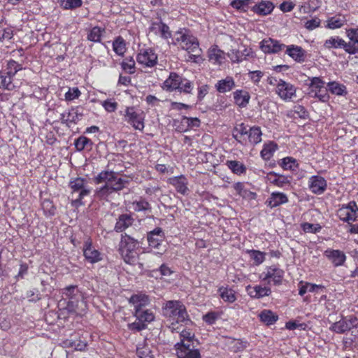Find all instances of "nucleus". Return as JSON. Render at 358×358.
Listing matches in <instances>:
<instances>
[{"label":"nucleus","mask_w":358,"mask_h":358,"mask_svg":"<svg viewBox=\"0 0 358 358\" xmlns=\"http://www.w3.org/2000/svg\"><path fill=\"white\" fill-rule=\"evenodd\" d=\"M129 303L134 306V315L137 320L147 324L155 320L153 313L143 308L149 303V298L145 294H133L129 299Z\"/></svg>","instance_id":"1"},{"label":"nucleus","mask_w":358,"mask_h":358,"mask_svg":"<svg viewBox=\"0 0 358 358\" xmlns=\"http://www.w3.org/2000/svg\"><path fill=\"white\" fill-rule=\"evenodd\" d=\"M71 189L72 205L78 206L83 204L82 200L90 194L91 189L85 179L76 178L69 182Z\"/></svg>","instance_id":"2"},{"label":"nucleus","mask_w":358,"mask_h":358,"mask_svg":"<svg viewBox=\"0 0 358 358\" xmlns=\"http://www.w3.org/2000/svg\"><path fill=\"white\" fill-rule=\"evenodd\" d=\"M309 95L312 97L318 98L320 101L326 102L329 100V96L327 94L328 90L324 87V82L319 77L309 78Z\"/></svg>","instance_id":"3"},{"label":"nucleus","mask_w":358,"mask_h":358,"mask_svg":"<svg viewBox=\"0 0 358 358\" xmlns=\"http://www.w3.org/2000/svg\"><path fill=\"white\" fill-rule=\"evenodd\" d=\"M357 327H358V317L355 315H349L342 317L341 320L333 323L330 330L337 334H343Z\"/></svg>","instance_id":"4"},{"label":"nucleus","mask_w":358,"mask_h":358,"mask_svg":"<svg viewBox=\"0 0 358 358\" xmlns=\"http://www.w3.org/2000/svg\"><path fill=\"white\" fill-rule=\"evenodd\" d=\"M125 120L135 129L142 131L144 128V115L134 107H127L125 111Z\"/></svg>","instance_id":"5"},{"label":"nucleus","mask_w":358,"mask_h":358,"mask_svg":"<svg viewBox=\"0 0 358 358\" xmlns=\"http://www.w3.org/2000/svg\"><path fill=\"white\" fill-rule=\"evenodd\" d=\"M286 47V45L271 38H264L259 43L260 49L265 54H276L284 50Z\"/></svg>","instance_id":"6"},{"label":"nucleus","mask_w":358,"mask_h":358,"mask_svg":"<svg viewBox=\"0 0 358 358\" xmlns=\"http://www.w3.org/2000/svg\"><path fill=\"white\" fill-rule=\"evenodd\" d=\"M139 64L146 66H154L157 62V56L151 48L141 49L136 57Z\"/></svg>","instance_id":"7"},{"label":"nucleus","mask_w":358,"mask_h":358,"mask_svg":"<svg viewBox=\"0 0 358 358\" xmlns=\"http://www.w3.org/2000/svg\"><path fill=\"white\" fill-rule=\"evenodd\" d=\"M276 93L282 99L290 100L296 94V88L292 84L280 80L276 85Z\"/></svg>","instance_id":"8"},{"label":"nucleus","mask_w":358,"mask_h":358,"mask_svg":"<svg viewBox=\"0 0 358 358\" xmlns=\"http://www.w3.org/2000/svg\"><path fill=\"white\" fill-rule=\"evenodd\" d=\"M144 241V236L140 238H135L130 235L127 234H122L121 236V244L122 250L123 251L128 252H136V250L140 248L141 245L143 244Z\"/></svg>","instance_id":"9"},{"label":"nucleus","mask_w":358,"mask_h":358,"mask_svg":"<svg viewBox=\"0 0 358 358\" xmlns=\"http://www.w3.org/2000/svg\"><path fill=\"white\" fill-rule=\"evenodd\" d=\"M83 116L82 111L76 108H72L68 113L60 114L59 121L62 124L70 127V124H76Z\"/></svg>","instance_id":"10"},{"label":"nucleus","mask_w":358,"mask_h":358,"mask_svg":"<svg viewBox=\"0 0 358 358\" xmlns=\"http://www.w3.org/2000/svg\"><path fill=\"white\" fill-rule=\"evenodd\" d=\"M83 255L85 259L92 264L96 263L102 259L101 254L92 247V241L90 239L85 242Z\"/></svg>","instance_id":"11"},{"label":"nucleus","mask_w":358,"mask_h":358,"mask_svg":"<svg viewBox=\"0 0 358 358\" xmlns=\"http://www.w3.org/2000/svg\"><path fill=\"white\" fill-rule=\"evenodd\" d=\"M285 53L298 63L306 61L307 52L301 46L290 45L286 47Z\"/></svg>","instance_id":"12"},{"label":"nucleus","mask_w":358,"mask_h":358,"mask_svg":"<svg viewBox=\"0 0 358 358\" xmlns=\"http://www.w3.org/2000/svg\"><path fill=\"white\" fill-rule=\"evenodd\" d=\"M169 183L173 185L178 193L182 195L187 194L189 191L187 187V179L183 175L170 178Z\"/></svg>","instance_id":"13"},{"label":"nucleus","mask_w":358,"mask_h":358,"mask_svg":"<svg viewBox=\"0 0 358 358\" xmlns=\"http://www.w3.org/2000/svg\"><path fill=\"white\" fill-rule=\"evenodd\" d=\"M309 188L314 194H321L327 189V181L322 176H313L309 180Z\"/></svg>","instance_id":"14"},{"label":"nucleus","mask_w":358,"mask_h":358,"mask_svg":"<svg viewBox=\"0 0 358 358\" xmlns=\"http://www.w3.org/2000/svg\"><path fill=\"white\" fill-rule=\"evenodd\" d=\"M149 31L155 35L160 34L161 37L164 39L171 37V32L169 30V26L162 20L159 22H152L149 27Z\"/></svg>","instance_id":"15"},{"label":"nucleus","mask_w":358,"mask_h":358,"mask_svg":"<svg viewBox=\"0 0 358 358\" xmlns=\"http://www.w3.org/2000/svg\"><path fill=\"white\" fill-rule=\"evenodd\" d=\"M283 275L284 271L282 269L275 266H272L267 268L263 280H268L269 279H272L274 285H279L282 283Z\"/></svg>","instance_id":"16"},{"label":"nucleus","mask_w":358,"mask_h":358,"mask_svg":"<svg viewBox=\"0 0 358 358\" xmlns=\"http://www.w3.org/2000/svg\"><path fill=\"white\" fill-rule=\"evenodd\" d=\"M181 82L182 76L175 72H171L169 76L163 83V89L168 92L177 90H178Z\"/></svg>","instance_id":"17"},{"label":"nucleus","mask_w":358,"mask_h":358,"mask_svg":"<svg viewBox=\"0 0 358 358\" xmlns=\"http://www.w3.org/2000/svg\"><path fill=\"white\" fill-rule=\"evenodd\" d=\"M60 293L62 294L61 299L65 301L80 300L81 299L80 292L76 285L66 286L61 289Z\"/></svg>","instance_id":"18"},{"label":"nucleus","mask_w":358,"mask_h":358,"mask_svg":"<svg viewBox=\"0 0 358 358\" xmlns=\"http://www.w3.org/2000/svg\"><path fill=\"white\" fill-rule=\"evenodd\" d=\"M324 46L327 49L343 48L347 53L351 55L350 50H348L350 48L348 42H345L338 36L331 37L329 39L326 40Z\"/></svg>","instance_id":"19"},{"label":"nucleus","mask_w":358,"mask_h":358,"mask_svg":"<svg viewBox=\"0 0 358 358\" xmlns=\"http://www.w3.org/2000/svg\"><path fill=\"white\" fill-rule=\"evenodd\" d=\"M324 255L335 266L343 265L346 259L345 253L339 250H328L324 252Z\"/></svg>","instance_id":"20"},{"label":"nucleus","mask_w":358,"mask_h":358,"mask_svg":"<svg viewBox=\"0 0 358 358\" xmlns=\"http://www.w3.org/2000/svg\"><path fill=\"white\" fill-rule=\"evenodd\" d=\"M182 304L180 301H168L162 308L164 316L175 320L177 310L182 307Z\"/></svg>","instance_id":"21"},{"label":"nucleus","mask_w":358,"mask_h":358,"mask_svg":"<svg viewBox=\"0 0 358 358\" xmlns=\"http://www.w3.org/2000/svg\"><path fill=\"white\" fill-rule=\"evenodd\" d=\"M287 202L288 198L285 194L275 192L271 193L270 197L266 200V203L270 208H273Z\"/></svg>","instance_id":"22"},{"label":"nucleus","mask_w":358,"mask_h":358,"mask_svg":"<svg viewBox=\"0 0 358 358\" xmlns=\"http://www.w3.org/2000/svg\"><path fill=\"white\" fill-rule=\"evenodd\" d=\"M266 178L270 183L279 187H283L285 185H290V180L288 178L287 176L280 175L274 171L269 172L267 174Z\"/></svg>","instance_id":"23"},{"label":"nucleus","mask_w":358,"mask_h":358,"mask_svg":"<svg viewBox=\"0 0 358 358\" xmlns=\"http://www.w3.org/2000/svg\"><path fill=\"white\" fill-rule=\"evenodd\" d=\"M274 8V5L269 1H262L258 3H255L252 7V11L259 15H267L270 14Z\"/></svg>","instance_id":"24"},{"label":"nucleus","mask_w":358,"mask_h":358,"mask_svg":"<svg viewBox=\"0 0 358 358\" xmlns=\"http://www.w3.org/2000/svg\"><path fill=\"white\" fill-rule=\"evenodd\" d=\"M134 218L129 214H122L117 219V222L115 225V231L117 232H122L129 227H130L134 222Z\"/></svg>","instance_id":"25"},{"label":"nucleus","mask_w":358,"mask_h":358,"mask_svg":"<svg viewBox=\"0 0 358 358\" xmlns=\"http://www.w3.org/2000/svg\"><path fill=\"white\" fill-rule=\"evenodd\" d=\"M247 290L251 297L256 299L269 296L271 294V290L269 287H262L261 285H255L254 287L248 286Z\"/></svg>","instance_id":"26"},{"label":"nucleus","mask_w":358,"mask_h":358,"mask_svg":"<svg viewBox=\"0 0 358 358\" xmlns=\"http://www.w3.org/2000/svg\"><path fill=\"white\" fill-rule=\"evenodd\" d=\"M347 36L349 38L348 44L351 55L358 53V29H349L346 31Z\"/></svg>","instance_id":"27"},{"label":"nucleus","mask_w":358,"mask_h":358,"mask_svg":"<svg viewBox=\"0 0 358 358\" xmlns=\"http://www.w3.org/2000/svg\"><path fill=\"white\" fill-rule=\"evenodd\" d=\"M234 102L240 108H245L248 104L250 95L247 91L238 90L233 93Z\"/></svg>","instance_id":"28"},{"label":"nucleus","mask_w":358,"mask_h":358,"mask_svg":"<svg viewBox=\"0 0 358 358\" xmlns=\"http://www.w3.org/2000/svg\"><path fill=\"white\" fill-rule=\"evenodd\" d=\"M248 132L249 129H247L243 123H241L234 128L232 136L241 144L246 145L247 138H243V136L245 135L248 136Z\"/></svg>","instance_id":"29"},{"label":"nucleus","mask_w":358,"mask_h":358,"mask_svg":"<svg viewBox=\"0 0 358 358\" xmlns=\"http://www.w3.org/2000/svg\"><path fill=\"white\" fill-rule=\"evenodd\" d=\"M235 87V82L232 77L227 76L226 78L219 80L215 88L220 93H225L231 91Z\"/></svg>","instance_id":"30"},{"label":"nucleus","mask_w":358,"mask_h":358,"mask_svg":"<svg viewBox=\"0 0 358 358\" xmlns=\"http://www.w3.org/2000/svg\"><path fill=\"white\" fill-rule=\"evenodd\" d=\"M80 300L65 301L60 299L58 301V308L59 310H66L69 314L76 313L78 303Z\"/></svg>","instance_id":"31"},{"label":"nucleus","mask_w":358,"mask_h":358,"mask_svg":"<svg viewBox=\"0 0 358 358\" xmlns=\"http://www.w3.org/2000/svg\"><path fill=\"white\" fill-rule=\"evenodd\" d=\"M337 215L341 220L349 222L350 221H355L358 217V210H353L350 208L342 207L338 210Z\"/></svg>","instance_id":"32"},{"label":"nucleus","mask_w":358,"mask_h":358,"mask_svg":"<svg viewBox=\"0 0 358 358\" xmlns=\"http://www.w3.org/2000/svg\"><path fill=\"white\" fill-rule=\"evenodd\" d=\"M208 59L215 64H221L224 59V52L217 48V46L213 47L208 52Z\"/></svg>","instance_id":"33"},{"label":"nucleus","mask_w":358,"mask_h":358,"mask_svg":"<svg viewBox=\"0 0 358 358\" xmlns=\"http://www.w3.org/2000/svg\"><path fill=\"white\" fill-rule=\"evenodd\" d=\"M115 174L116 172L113 171H102L94 178V181L96 184L102 182H106V184L111 183L115 179Z\"/></svg>","instance_id":"34"},{"label":"nucleus","mask_w":358,"mask_h":358,"mask_svg":"<svg viewBox=\"0 0 358 358\" xmlns=\"http://www.w3.org/2000/svg\"><path fill=\"white\" fill-rule=\"evenodd\" d=\"M262 132L259 127H252L249 129L247 142L252 145H257L262 141Z\"/></svg>","instance_id":"35"},{"label":"nucleus","mask_w":358,"mask_h":358,"mask_svg":"<svg viewBox=\"0 0 358 358\" xmlns=\"http://www.w3.org/2000/svg\"><path fill=\"white\" fill-rule=\"evenodd\" d=\"M327 90L331 94L338 96H345L348 93L346 87L344 85L336 81L329 82L327 84Z\"/></svg>","instance_id":"36"},{"label":"nucleus","mask_w":358,"mask_h":358,"mask_svg":"<svg viewBox=\"0 0 358 358\" xmlns=\"http://www.w3.org/2000/svg\"><path fill=\"white\" fill-rule=\"evenodd\" d=\"M228 168L235 174L241 175L245 173L246 166L239 161L228 160L227 161Z\"/></svg>","instance_id":"37"},{"label":"nucleus","mask_w":358,"mask_h":358,"mask_svg":"<svg viewBox=\"0 0 358 358\" xmlns=\"http://www.w3.org/2000/svg\"><path fill=\"white\" fill-rule=\"evenodd\" d=\"M259 316L260 320L266 325H271L278 320V316L270 310H262Z\"/></svg>","instance_id":"38"},{"label":"nucleus","mask_w":358,"mask_h":358,"mask_svg":"<svg viewBox=\"0 0 358 358\" xmlns=\"http://www.w3.org/2000/svg\"><path fill=\"white\" fill-rule=\"evenodd\" d=\"M13 78L10 76L6 72H0V88L7 90H13L15 85L13 83Z\"/></svg>","instance_id":"39"},{"label":"nucleus","mask_w":358,"mask_h":358,"mask_svg":"<svg viewBox=\"0 0 358 358\" xmlns=\"http://www.w3.org/2000/svg\"><path fill=\"white\" fill-rule=\"evenodd\" d=\"M74 145L76 150L80 152L83 151L85 148L91 150L93 145V143L88 138L84 136H80L75 140Z\"/></svg>","instance_id":"40"},{"label":"nucleus","mask_w":358,"mask_h":358,"mask_svg":"<svg viewBox=\"0 0 358 358\" xmlns=\"http://www.w3.org/2000/svg\"><path fill=\"white\" fill-rule=\"evenodd\" d=\"M117 176L118 173L116 172L115 179H114L113 182L110 183L112 189L114 192L123 189L129 183L128 178H117Z\"/></svg>","instance_id":"41"},{"label":"nucleus","mask_w":358,"mask_h":358,"mask_svg":"<svg viewBox=\"0 0 358 358\" xmlns=\"http://www.w3.org/2000/svg\"><path fill=\"white\" fill-rule=\"evenodd\" d=\"M277 148L278 145L274 142H270L268 144H265L260 152L261 157L264 160L270 159Z\"/></svg>","instance_id":"42"},{"label":"nucleus","mask_w":358,"mask_h":358,"mask_svg":"<svg viewBox=\"0 0 358 358\" xmlns=\"http://www.w3.org/2000/svg\"><path fill=\"white\" fill-rule=\"evenodd\" d=\"M220 297L226 302L233 303L236 300L235 292L227 287H220L218 289Z\"/></svg>","instance_id":"43"},{"label":"nucleus","mask_w":358,"mask_h":358,"mask_svg":"<svg viewBox=\"0 0 358 358\" xmlns=\"http://www.w3.org/2000/svg\"><path fill=\"white\" fill-rule=\"evenodd\" d=\"M182 48L189 52H201V50L199 48V44L197 38L193 36L190 37L189 40L185 43V45H182Z\"/></svg>","instance_id":"44"},{"label":"nucleus","mask_w":358,"mask_h":358,"mask_svg":"<svg viewBox=\"0 0 358 358\" xmlns=\"http://www.w3.org/2000/svg\"><path fill=\"white\" fill-rule=\"evenodd\" d=\"M59 6L64 10H74L80 8L83 0H59Z\"/></svg>","instance_id":"45"},{"label":"nucleus","mask_w":358,"mask_h":358,"mask_svg":"<svg viewBox=\"0 0 358 358\" xmlns=\"http://www.w3.org/2000/svg\"><path fill=\"white\" fill-rule=\"evenodd\" d=\"M345 22L346 20L344 17L334 16L327 20V27L331 29L341 28Z\"/></svg>","instance_id":"46"},{"label":"nucleus","mask_w":358,"mask_h":358,"mask_svg":"<svg viewBox=\"0 0 358 358\" xmlns=\"http://www.w3.org/2000/svg\"><path fill=\"white\" fill-rule=\"evenodd\" d=\"M136 355L138 358H154L150 347L144 344H139L137 346Z\"/></svg>","instance_id":"47"},{"label":"nucleus","mask_w":358,"mask_h":358,"mask_svg":"<svg viewBox=\"0 0 358 358\" xmlns=\"http://www.w3.org/2000/svg\"><path fill=\"white\" fill-rule=\"evenodd\" d=\"M22 69V64L17 63L15 60L10 59L8 62L6 73L12 77H14L15 74L20 70Z\"/></svg>","instance_id":"48"},{"label":"nucleus","mask_w":358,"mask_h":358,"mask_svg":"<svg viewBox=\"0 0 358 358\" xmlns=\"http://www.w3.org/2000/svg\"><path fill=\"white\" fill-rule=\"evenodd\" d=\"M133 206L135 211H149L151 212L150 204L145 199H140L138 201L133 202Z\"/></svg>","instance_id":"49"},{"label":"nucleus","mask_w":358,"mask_h":358,"mask_svg":"<svg viewBox=\"0 0 358 358\" xmlns=\"http://www.w3.org/2000/svg\"><path fill=\"white\" fill-rule=\"evenodd\" d=\"M113 48L118 55H123L125 52V42L124 39L119 36L113 43Z\"/></svg>","instance_id":"50"},{"label":"nucleus","mask_w":358,"mask_h":358,"mask_svg":"<svg viewBox=\"0 0 358 358\" xmlns=\"http://www.w3.org/2000/svg\"><path fill=\"white\" fill-rule=\"evenodd\" d=\"M41 206L46 216H53L55 214L56 208L50 199H44Z\"/></svg>","instance_id":"51"},{"label":"nucleus","mask_w":358,"mask_h":358,"mask_svg":"<svg viewBox=\"0 0 358 358\" xmlns=\"http://www.w3.org/2000/svg\"><path fill=\"white\" fill-rule=\"evenodd\" d=\"M280 166L285 170L294 171L298 164L295 159L289 157H285L282 159Z\"/></svg>","instance_id":"52"},{"label":"nucleus","mask_w":358,"mask_h":358,"mask_svg":"<svg viewBox=\"0 0 358 358\" xmlns=\"http://www.w3.org/2000/svg\"><path fill=\"white\" fill-rule=\"evenodd\" d=\"M103 31L99 27H93L87 34V39L93 42H100L101 33Z\"/></svg>","instance_id":"53"},{"label":"nucleus","mask_w":358,"mask_h":358,"mask_svg":"<svg viewBox=\"0 0 358 358\" xmlns=\"http://www.w3.org/2000/svg\"><path fill=\"white\" fill-rule=\"evenodd\" d=\"M194 88L193 83L187 78L182 77V82L180 83L178 91L185 94H190Z\"/></svg>","instance_id":"54"},{"label":"nucleus","mask_w":358,"mask_h":358,"mask_svg":"<svg viewBox=\"0 0 358 358\" xmlns=\"http://www.w3.org/2000/svg\"><path fill=\"white\" fill-rule=\"evenodd\" d=\"M121 66L125 72H127L129 74H132L134 73V69L135 67V62L131 57H129V58H126L121 63Z\"/></svg>","instance_id":"55"},{"label":"nucleus","mask_w":358,"mask_h":358,"mask_svg":"<svg viewBox=\"0 0 358 358\" xmlns=\"http://www.w3.org/2000/svg\"><path fill=\"white\" fill-rule=\"evenodd\" d=\"M152 273V276L158 278L159 275L161 276H169L172 273V271L169 266L163 264L160 266L159 269L153 270Z\"/></svg>","instance_id":"56"},{"label":"nucleus","mask_w":358,"mask_h":358,"mask_svg":"<svg viewBox=\"0 0 358 358\" xmlns=\"http://www.w3.org/2000/svg\"><path fill=\"white\" fill-rule=\"evenodd\" d=\"M178 358H201V353L198 349L191 350L187 352L178 351Z\"/></svg>","instance_id":"57"},{"label":"nucleus","mask_w":358,"mask_h":358,"mask_svg":"<svg viewBox=\"0 0 358 358\" xmlns=\"http://www.w3.org/2000/svg\"><path fill=\"white\" fill-rule=\"evenodd\" d=\"M189 315L187 314V310L184 304H182V307H180L178 310H177L175 320L178 323L185 322V321H188Z\"/></svg>","instance_id":"58"},{"label":"nucleus","mask_w":358,"mask_h":358,"mask_svg":"<svg viewBox=\"0 0 358 358\" xmlns=\"http://www.w3.org/2000/svg\"><path fill=\"white\" fill-rule=\"evenodd\" d=\"M122 255L124 262L131 265L134 264L138 258V254L136 252H124L123 250H122Z\"/></svg>","instance_id":"59"},{"label":"nucleus","mask_w":358,"mask_h":358,"mask_svg":"<svg viewBox=\"0 0 358 358\" xmlns=\"http://www.w3.org/2000/svg\"><path fill=\"white\" fill-rule=\"evenodd\" d=\"M164 238L147 234V241L150 247L155 249H159Z\"/></svg>","instance_id":"60"},{"label":"nucleus","mask_w":358,"mask_h":358,"mask_svg":"<svg viewBox=\"0 0 358 358\" xmlns=\"http://www.w3.org/2000/svg\"><path fill=\"white\" fill-rule=\"evenodd\" d=\"M110 183L105 184L101 187L96 192V194L100 198L107 197L108 195L113 193Z\"/></svg>","instance_id":"61"},{"label":"nucleus","mask_w":358,"mask_h":358,"mask_svg":"<svg viewBox=\"0 0 358 358\" xmlns=\"http://www.w3.org/2000/svg\"><path fill=\"white\" fill-rule=\"evenodd\" d=\"M301 228L305 232L317 233L322 229L319 224H311L305 222L301 224Z\"/></svg>","instance_id":"62"},{"label":"nucleus","mask_w":358,"mask_h":358,"mask_svg":"<svg viewBox=\"0 0 358 358\" xmlns=\"http://www.w3.org/2000/svg\"><path fill=\"white\" fill-rule=\"evenodd\" d=\"M249 252L256 265H259L264 261L265 257L264 252L255 250H250Z\"/></svg>","instance_id":"63"},{"label":"nucleus","mask_w":358,"mask_h":358,"mask_svg":"<svg viewBox=\"0 0 358 358\" xmlns=\"http://www.w3.org/2000/svg\"><path fill=\"white\" fill-rule=\"evenodd\" d=\"M293 111L298 117L301 119H308L309 117V113L306 108L301 105H296L294 106Z\"/></svg>","instance_id":"64"}]
</instances>
